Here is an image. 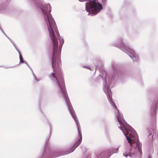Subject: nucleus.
Instances as JSON below:
<instances>
[{
  "mask_svg": "<svg viewBox=\"0 0 158 158\" xmlns=\"http://www.w3.org/2000/svg\"><path fill=\"white\" fill-rule=\"evenodd\" d=\"M45 21L48 26L49 34L53 44V55L52 56V65L54 69V73L51 74V75L56 80L57 86L55 88L58 95L62 96L67 102L68 96L65 90V84L62 74L59 71L57 72L56 70V62L58 66H60L61 64L60 58L57 54V48L58 46V41L55 35L54 30L60 42L59 48L61 49L62 45L64 43V40L60 36L59 34L56 23L52 17L50 12L51 11V6L45 5L44 7L41 9Z\"/></svg>",
  "mask_w": 158,
  "mask_h": 158,
  "instance_id": "nucleus-1",
  "label": "nucleus"
},
{
  "mask_svg": "<svg viewBox=\"0 0 158 158\" xmlns=\"http://www.w3.org/2000/svg\"><path fill=\"white\" fill-rule=\"evenodd\" d=\"M89 2H87L86 4L85 9L87 12L91 11H95L99 12L102 9V5L98 2V0H89Z\"/></svg>",
  "mask_w": 158,
  "mask_h": 158,
  "instance_id": "nucleus-2",
  "label": "nucleus"
},
{
  "mask_svg": "<svg viewBox=\"0 0 158 158\" xmlns=\"http://www.w3.org/2000/svg\"><path fill=\"white\" fill-rule=\"evenodd\" d=\"M78 130L79 136V138L77 139V141L75 143L73 146L70 149L68 153L73 152L75 150V148L79 145L81 142L82 139V135L79 131L78 128Z\"/></svg>",
  "mask_w": 158,
  "mask_h": 158,
  "instance_id": "nucleus-3",
  "label": "nucleus"
},
{
  "mask_svg": "<svg viewBox=\"0 0 158 158\" xmlns=\"http://www.w3.org/2000/svg\"><path fill=\"white\" fill-rule=\"evenodd\" d=\"M121 130L123 132V133L124 135L126 136L127 139L128 141V143L130 144L131 146H132V144L133 143V142H132L131 139V137L133 138L134 135L131 133H130L129 135L130 137H129V136L127 135L129 134L128 131L127 130L126 131V132H124L123 129H121Z\"/></svg>",
  "mask_w": 158,
  "mask_h": 158,
  "instance_id": "nucleus-4",
  "label": "nucleus"
},
{
  "mask_svg": "<svg viewBox=\"0 0 158 158\" xmlns=\"http://www.w3.org/2000/svg\"><path fill=\"white\" fill-rule=\"evenodd\" d=\"M118 114L117 115V119L118 122H119V124L120 126V129H122L123 126H124V125L122 123V121L124 120L123 117V116L121 115L119 112V110H118Z\"/></svg>",
  "mask_w": 158,
  "mask_h": 158,
  "instance_id": "nucleus-5",
  "label": "nucleus"
},
{
  "mask_svg": "<svg viewBox=\"0 0 158 158\" xmlns=\"http://www.w3.org/2000/svg\"><path fill=\"white\" fill-rule=\"evenodd\" d=\"M136 142L134 141V142L135 143L136 146L138 148V149L140 152V154L141 156L142 155V153L141 150V144L140 143V142L138 139H136Z\"/></svg>",
  "mask_w": 158,
  "mask_h": 158,
  "instance_id": "nucleus-6",
  "label": "nucleus"
},
{
  "mask_svg": "<svg viewBox=\"0 0 158 158\" xmlns=\"http://www.w3.org/2000/svg\"><path fill=\"white\" fill-rule=\"evenodd\" d=\"M67 106L68 110L69 111L70 114L72 115L73 118H74V120L75 121L77 122V118L76 117V116L74 114L73 112L72 111V109L71 108L70 106H69V104L68 102H67Z\"/></svg>",
  "mask_w": 158,
  "mask_h": 158,
  "instance_id": "nucleus-7",
  "label": "nucleus"
},
{
  "mask_svg": "<svg viewBox=\"0 0 158 158\" xmlns=\"http://www.w3.org/2000/svg\"><path fill=\"white\" fill-rule=\"evenodd\" d=\"M123 155L124 156L126 157L129 156L130 157L134 158L135 156V153H130L128 154L124 153Z\"/></svg>",
  "mask_w": 158,
  "mask_h": 158,
  "instance_id": "nucleus-8",
  "label": "nucleus"
},
{
  "mask_svg": "<svg viewBox=\"0 0 158 158\" xmlns=\"http://www.w3.org/2000/svg\"><path fill=\"white\" fill-rule=\"evenodd\" d=\"M19 58H20V62H21L22 63H23V59L22 57L20 55V56Z\"/></svg>",
  "mask_w": 158,
  "mask_h": 158,
  "instance_id": "nucleus-9",
  "label": "nucleus"
},
{
  "mask_svg": "<svg viewBox=\"0 0 158 158\" xmlns=\"http://www.w3.org/2000/svg\"><path fill=\"white\" fill-rule=\"evenodd\" d=\"M113 102V106H114V107L115 108V109H116L118 110L117 109V108L116 106L115 103Z\"/></svg>",
  "mask_w": 158,
  "mask_h": 158,
  "instance_id": "nucleus-10",
  "label": "nucleus"
},
{
  "mask_svg": "<svg viewBox=\"0 0 158 158\" xmlns=\"http://www.w3.org/2000/svg\"><path fill=\"white\" fill-rule=\"evenodd\" d=\"M152 130V129H148V133H149V135H151V134H152V131H151V130Z\"/></svg>",
  "mask_w": 158,
  "mask_h": 158,
  "instance_id": "nucleus-11",
  "label": "nucleus"
},
{
  "mask_svg": "<svg viewBox=\"0 0 158 158\" xmlns=\"http://www.w3.org/2000/svg\"><path fill=\"white\" fill-rule=\"evenodd\" d=\"M133 134H134V135L135 136H136V135H137V133H136V132L135 131H134L133 132Z\"/></svg>",
  "mask_w": 158,
  "mask_h": 158,
  "instance_id": "nucleus-12",
  "label": "nucleus"
},
{
  "mask_svg": "<svg viewBox=\"0 0 158 158\" xmlns=\"http://www.w3.org/2000/svg\"><path fill=\"white\" fill-rule=\"evenodd\" d=\"M86 0H81V1L80 0V1H81V2H83V1H86Z\"/></svg>",
  "mask_w": 158,
  "mask_h": 158,
  "instance_id": "nucleus-13",
  "label": "nucleus"
},
{
  "mask_svg": "<svg viewBox=\"0 0 158 158\" xmlns=\"http://www.w3.org/2000/svg\"><path fill=\"white\" fill-rule=\"evenodd\" d=\"M123 127H124V128H125V127H124V126H123V127H122V129L123 130Z\"/></svg>",
  "mask_w": 158,
  "mask_h": 158,
  "instance_id": "nucleus-14",
  "label": "nucleus"
}]
</instances>
